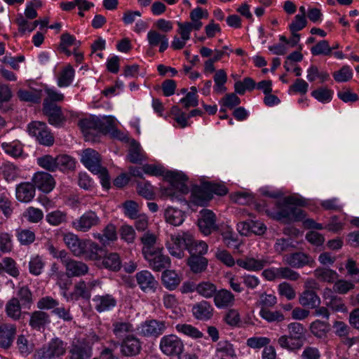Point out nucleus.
<instances>
[{
	"label": "nucleus",
	"mask_w": 359,
	"mask_h": 359,
	"mask_svg": "<svg viewBox=\"0 0 359 359\" xmlns=\"http://www.w3.org/2000/svg\"><path fill=\"white\" fill-rule=\"evenodd\" d=\"M166 247L169 253L178 259L184 257L187 250L190 256H203L208 252V244L202 241L195 240L188 232H182L172 235L170 240L167 241Z\"/></svg>",
	"instance_id": "f257e3e1"
},
{
	"label": "nucleus",
	"mask_w": 359,
	"mask_h": 359,
	"mask_svg": "<svg viewBox=\"0 0 359 359\" xmlns=\"http://www.w3.org/2000/svg\"><path fill=\"white\" fill-rule=\"evenodd\" d=\"M79 126L87 140H90L91 136L98 133L110 134L113 137L121 139V133L116 129L114 120L110 116L100 118L90 116L81 119L79 122Z\"/></svg>",
	"instance_id": "f03ea898"
},
{
	"label": "nucleus",
	"mask_w": 359,
	"mask_h": 359,
	"mask_svg": "<svg viewBox=\"0 0 359 359\" xmlns=\"http://www.w3.org/2000/svg\"><path fill=\"white\" fill-rule=\"evenodd\" d=\"M167 178L170 182L168 187L161 189L163 196L168 198L171 201H185L184 194L189 192V187L186 184L187 176L182 172H169Z\"/></svg>",
	"instance_id": "7ed1b4c3"
},
{
	"label": "nucleus",
	"mask_w": 359,
	"mask_h": 359,
	"mask_svg": "<svg viewBox=\"0 0 359 359\" xmlns=\"http://www.w3.org/2000/svg\"><path fill=\"white\" fill-rule=\"evenodd\" d=\"M288 332L282 335L278 339V345L290 351L300 349L305 340V328L299 323H291L287 325Z\"/></svg>",
	"instance_id": "20e7f679"
},
{
	"label": "nucleus",
	"mask_w": 359,
	"mask_h": 359,
	"mask_svg": "<svg viewBox=\"0 0 359 359\" xmlns=\"http://www.w3.org/2000/svg\"><path fill=\"white\" fill-rule=\"evenodd\" d=\"M67 345V343L59 338L52 339L36 351L35 357L36 359H55L65 354Z\"/></svg>",
	"instance_id": "39448f33"
},
{
	"label": "nucleus",
	"mask_w": 359,
	"mask_h": 359,
	"mask_svg": "<svg viewBox=\"0 0 359 359\" xmlns=\"http://www.w3.org/2000/svg\"><path fill=\"white\" fill-rule=\"evenodd\" d=\"M29 135L36 137L39 144L51 146L54 143V137L44 122L32 121L28 125Z\"/></svg>",
	"instance_id": "423d86ee"
},
{
	"label": "nucleus",
	"mask_w": 359,
	"mask_h": 359,
	"mask_svg": "<svg viewBox=\"0 0 359 359\" xmlns=\"http://www.w3.org/2000/svg\"><path fill=\"white\" fill-rule=\"evenodd\" d=\"M159 348L167 356H179L184 350V344L175 334L163 336L160 341Z\"/></svg>",
	"instance_id": "0eeeda50"
},
{
	"label": "nucleus",
	"mask_w": 359,
	"mask_h": 359,
	"mask_svg": "<svg viewBox=\"0 0 359 359\" xmlns=\"http://www.w3.org/2000/svg\"><path fill=\"white\" fill-rule=\"evenodd\" d=\"M101 218L93 210L86 211L79 218L72 222V227L78 231L88 232L101 224Z\"/></svg>",
	"instance_id": "6e6552de"
},
{
	"label": "nucleus",
	"mask_w": 359,
	"mask_h": 359,
	"mask_svg": "<svg viewBox=\"0 0 359 359\" xmlns=\"http://www.w3.org/2000/svg\"><path fill=\"white\" fill-rule=\"evenodd\" d=\"M272 217L284 223L301 221L304 219V212L299 208L284 205L271 215Z\"/></svg>",
	"instance_id": "1a4fd4ad"
},
{
	"label": "nucleus",
	"mask_w": 359,
	"mask_h": 359,
	"mask_svg": "<svg viewBox=\"0 0 359 359\" xmlns=\"http://www.w3.org/2000/svg\"><path fill=\"white\" fill-rule=\"evenodd\" d=\"M43 112L48 117L50 125L60 126L65 121L61 107L55 103L49 102L48 100H43Z\"/></svg>",
	"instance_id": "9d476101"
},
{
	"label": "nucleus",
	"mask_w": 359,
	"mask_h": 359,
	"mask_svg": "<svg viewBox=\"0 0 359 359\" xmlns=\"http://www.w3.org/2000/svg\"><path fill=\"white\" fill-rule=\"evenodd\" d=\"M283 262L292 268L301 269L305 266H311L314 259L304 252H296L284 255Z\"/></svg>",
	"instance_id": "9b49d317"
},
{
	"label": "nucleus",
	"mask_w": 359,
	"mask_h": 359,
	"mask_svg": "<svg viewBox=\"0 0 359 359\" xmlns=\"http://www.w3.org/2000/svg\"><path fill=\"white\" fill-rule=\"evenodd\" d=\"M201 217L198 220V225L204 235H209L212 231L217 229L216 215L210 210L203 209L200 212Z\"/></svg>",
	"instance_id": "f8f14e48"
},
{
	"label": "nucleus",
	"mask_w": 359,
	"mask_h": 359,
	"mask_svg": "<svg viewBox=\"0 0 359 359\" xmlns=\"http://www.w3.org/2000/svg\"><path fill=\"white\" fill-rule=\"evenodd\" d=\"M81 163L93 173L99 172L101 166V158L97 151L88 148L82 151Z\"/></svg>",
	"instance_id": "ddd939ff"
},
{
	"label": "nucleus",
	"mask_w": 359,
	"mask_h": 359,
	"mask_svg": "<svg viewBox=\"0 0 359 359\" xmlns=\"http://www.w3.org/2000/svg\"><path fill=\"white\" fill-rule=\"evenodd\" d=\"M149 262V266L155 271H161L170 265V259L164 255L159 250L144 256Z\"/></svg>",
	"instance_id": "4468645a"
},
{
	"label": "nucleus",
	"mask_w": 359,
	"mask_h": 359,
	"mask_svg": "<svg viewBox=\"0 0 359 359\" xmlns=\"http://www.w3.org/2000/svg\"><path fill=\"white\" fill-rule=\"evenodd\" d=\"M92 302L94 309L98 313L109 311L116 306V298L109 294L95 295Z\"/></svg>",
	"instance_id": "2eb2a0df"
},
{
	"label": "nucleus",
	"mask_w": 359,
	"mask_h": 359,
	"mask_svg": "<svg viewBox=\"0 0 359 359\" xmlns=\"http://www.w3.org/2000/svg\"><path fill=\"white\" fill-rule=\"evenodd\" d=\"M135 278L137 285L143 292L156 291L158 283L149 271L143 270L137 273Z\"/></svg>",
	"instance_id": "dca6fc26"
},
{
	"label": "nucleus",
	"mask_w": 359,
	"mask_h": 359,
	"mask_svg": "<svg viewBox=\"0 0 359 359\" xmlns=\"http://www.w3.org/2000/svg\"><path fill=\"white\" fill-rule=\"evenodd\" d=\"M17 333L16 325L11 323L0 325V348L8 349L11 347Z\"/></svg>",
	"instance_id": "f3484780"
},
{
	"label": "nucleus",
	"mask_w": 359,
	"mask_h": 359,
	"mask_svg": "<svg viewBox=\"0 0 359 359\" xmlns=\"http://www.w3.org/2000/svg\"><path fill=\"white\" fill-rule=\"evenodd\" d=\"M32 182L36 188L44 192H50L55 185L53 176L45 172H38L32 177Z\"/></svg>",
	"instance_id": "a211bd4d"
},
{
	"label": "nucleus",
	"mask_w": 359,
	"mask_h": 359,
	"mask_svg": "<svg viewBox=\"0 0 359 359\" xmlns=\"http://www.w3.org/2000/svg\"><path fill=\"white\" fill-rule=\"evenodd\" d=\"M165 321L150 320H147L141 325L140 332L145 337H158L165 330Z\"/></svg>",
	"instance_id": "6ab92c4d"
},
{
	"label": "nucleus",
	"mask_w": 359,
	"mask_h": 359,
	"mask_svg": "<svg viewBox=\"0 0 359 359\" xmlns=\"http://www.w3.org/2000/svg\"><path fill=\"white\" fill-rule=\"evenodd\" d=\"M210 192L205 183L201 187H194L191 192L190 203L198 206H205L211 200Z\"/></svg>",
	"instance_id": "aec40b11"
},
{
	"label": "nucleus",
	"mask_w": 359,
	"mask_h": 359,
	"mask_svg": "<svg viewBox=\"0 0 359 359\" xmlns=\"http://www.w3.org/2000/svg\"><path fill=\"white\" fill-rule=\"evenodd\" d=\"M142 346L140 340L133 334L126 337L121 344V351L126 356L137 355Z\"/></svg>",
	"instance_id": "412c9836"
},
{
	"label": "nucleus",
	"mask_w": 359,
	"mask_h": 359,
	"mask_svg": "<svg viewBox=\"0 0 359 359\" xmlns=\"http://www.w3.org/2000/svg\"><path fill=\"white\" fill-rule=\"evenodd\" d=\"M193 316L199 320H208L212 316L214 309L211 304L205 300L195 304L191 309Z\"/></svg>",
	"instance_id": "4be33fe9"
},
{
	"label": "nucleus",
	"mask_w": 359,
	"mask_h": 359,
	"mask_svg": "<svg viewBox=\"0 0 359 359\" xmlns=\"http://www.w3.org/2000/svg\"><path fill=\"white\" fill-rule=\"evenodd\" d=\"M71 359H90L92 356V347L83 341L72 344L69 350Z\"/></svg>",
	"instance_id": "5701e85b"
},
{
	"label": "nucleus",
	"mask_w": 359,
	"mask_h": 359,
	"mask_svg": "<svg viewBox=\"0 0 359 359\" xmlns=\"http://www.w3.org/2000/svg\"><path fill=\"white\" fill-rule=\"evenodd\" d=\"M101 251L102 248L97 243L88 239H84L79 257H83L90 260H97L100 257V252Z\"/></svg>",
	"instance_id": "b1692460"
},
{
	"label": "nucleus",
	"mask_w": 359,
	"mask_h": 359,
	"mask_svg": "<svg viewBox=\"0 0 359 359\" xmlns=\"http://www.w3.org/2000/svg\"><path fill=\"white\" fill-rule=\"evenodd\" d=\"M235 297L233 294L226 289L217 290L214 296L215 305L218 309L231 307L234 304Z\"/></svg>",
	"instance_id": "393cba45"
},
{
	"label": "nucleus",
	"mask_w": 359,
	"mask_h": 359,
	"mask_svg": "<svg viewBox=\"0 0 359 359\" xmlns=\"http://www.w3.org/2000/svg\"><path fill=\"white\" fill-rule=\"evenodd\" d=\"M68 277H79L88 272V266L83 262L71 259L65 266Z\"/></svg>",
	"instance_id": "a878e982"
},
{
	"label": "nucleus",
	"mask_w": 359,
	"mask_h": 359,
	"mask_svg": "<svg viewBox=\"0 0 359 359\" xmlns=\"http://www.w3.org/2000/svg\"><path fill=\"white\" fill-rule=\"evenodd\" d=\"M134 330L133 325L129 321L119 319L112 323V332L117 339H123Z\"/></svg>",
	"instance_id": "bb28decb"
},
{
	"label": "nucleus",
	"mask_w": 359,
	"mask_h": 359,
	"mask_svg": "<svg viewBox=\"0 0 359 359\" xmlns=\"http://www.w3.org/2000/svg\"><path fill=\"white\" fill-rule=\"evenodd\" d=\"M35 189L34 183H21L16 187V198L20 202L28 203L34 197Z\"/></svg>",
	"instance_id": "cd10ccee"
},
{
	"label": "nucleus",
	"mask_w": 359,
	"mask_h": 359,
	"mask_svg": "<svg viewBox=\"0 0 359 359\" xmlns=\"http://www.w3.org/2000/svg\"><path fill=\"white\" fill-rule=\"evenodd\" d=\"M62 240L72 253L79 257L84 239H80L77 235L68 232L63 234Z\"/></svg>",
	"instance_id": "c85d7f7f"
},
{
	"label": "nucleus",
	"mask_w": 359,
	"mask_h": 359,
	"mask_svg": "<svg viewBox=\"0 0 359 359\" xmlns=\"http://www.w3.org/2000/svg\"><path fill=\"white\" fill-rule=\"evenodd\" d=\"M50 322L49 315L43 311H35L30 315L29 324L34 330H40Z\"/></svg>",
	"instance_id": "c756f323"
},
{
	"label": "nucleus",
	"mask_w": 359,
	"mask_h": 359,
	"mask_svg": "<svg viewBox=\"0 0 359 359\" xmlns=\"http://www.w3.org/2000/svg\"><path fill=\"white\" fill-rule=\"evenodd\" d=\"M93 236L103 245H109L117 239L116 228L113 224H108L102 230V233H95Z\"/></svg>",
	"instance_id": "7c9ffc66"
},
{
	"label": "nucleus",
	"mask_w": 359,
	"mask_h": 359,
	"mask_svg": "<svg viewBox=\"0 0 359 359\" xmlns=\"http://www.w3.org/2000/svg\"><path fill=\"white\" fill-rule=\"evenodd\" d=\"M299 302L304 307L314 309L320 305V299L314 291L306 290L300 294Z\"/></svg>",
	"instance_id": "2f4dec72"
},
{
	"label": "nucleus",
	"mask_w": 359,
	"mask_h": 359,
	"mask_svg": "<svg viewBox=\"0 0 359 359\" xmlns=\"http://www.w3.org/2000/svg\"><path fill=\"white\" fill-rule=\"evenodd\" d=\"M265 259H257L254 257H245L238 259L237 264L239 266L250 271H257L262 270L266 264Z\"/></svg>",
	"instance_id": "473e14b6"
},
{
	"label": "nucleus",
	"mask_w": 359,
	"mask_h": 359,
	"mask_svg": "<svg viewBox=\"0 0 359 359\" xmlns=\"http://www.w3.org/2000/svg\"><path fill=\"white\" fill-rule=\"evenodd\" d=\"M309 330L315 337L323 339L327 337L330 330V325L327 321L316 320L310 324Z\"/></svg>",
	"instance_id": "72a5a7b5"
},
{
	"label": "nucleus",
	"mask_w": 359,
	"mask_h": 359,
	"mask_svg": "<svg viewBox=\"0 0 359 359\" xmlns=\"http://www.w3.org/2000/svg\"><path fill=\"white\" fill-rule=\"evenodd\" d=\"M181 278L178 274L172 270H165L162 273V283L170 290H175L180 283Z\"/></svg>",
	"instance_id": "f704fd0d"
},
{
	"label": "nucleus",
	"mask_w": 359,
	"mask_h": 359,
	"mask_svg": "<svg viewBox=\"0 0 359 359\" xmlns=\"http://www.w3.org/2000/svg\"><path fill=\"white\" fill-rule=\"evenodd\" d=\"M74 77V69L71 65L64 67L59 73L57 84L60 88L67 87L71 85Z\"/></svg>",
	"instance_id": "c9c22d12"
},
{
	"label": "nucleus",
	"mask_w": 359,
	"mask_h": 359,
	"mask_svg": "<svg viewBox=\"0 0 359 359\" xmlns=\"http://www.w3.org/2000/svg\"><path fill=\"white\" fill-rule=\"evenodd\" d=\"M102 264L106 269L113 271H119L122 266L121 257L116 252L107 254L102 259Z\"/></svg>",
	"instance_id": "e433bc0d"
},
{
	"label": "nucleus",
	"mask_w": 359,
	"mask_h": 359,
	"mask_svg": "<svg viewBox=\"0 0 359 359\" xmlns=\"http://www.w3.org/2000/svg\"><path fill=\"white\" fill-rule=\"evenodd\" d=\"M164 215L165 221L173 226H180L184 220L183 212L172 207L165 209Z\"/></svg>",
	"instance_id": "4c0bfd02"
},
{
	"label": "nucleus",
	"mask_w": 359,
	"mask_h": 359,
	"mask_svg": "<svg viewBox=\"0 0 359 359\" xmlns=\"http://www.w3.org/2000/svg\"><path fill=\"white\" fill-rule=\"evenodd\" d=\"M21 305L19 299L15 297L11 298L6 304L5 311L8 317L14 320H18L21 317Z\"/></svg>",
	"instance_id": "58836bf2"
},
{
	"label": "nucleus",
	"mask_w": 359,
	"mask_h": 359,
	"mask_svg": "<svg viewBox=\"0 0 359 359\" xmlns=\"http://www.w3.org/2000/svg\"><path fill=\"white\" fill-rule=\"evenodd\" d=\"M187 264L192 272L195 273H201L205 271L208 266V259L203 256H190L187 259Z\"/></svg>",
	"instance_id": "ea45409f"
},
{
	"label": "nucleus",
	"mask_w": 359,
	"mask_h": 359,
	"mask_svg": "<svg viewBox=\"0 0 359 359\" xmlns=\"http://www.w3.org/2000/svg\"><path fill=\"white\" fill-rule=\"evenodd\" d=\"M217 286L210 281H203L196 285V292L205 299L214 297Z\"/></svg>",
	"instance_id": "a19ab883"
},
{
	"label": "nucleus",
	"mask_w": 359,
	"mask_h": 359,
	"mask_svg": "<svg viewBox=\"0 0 359 359\" xmlns=\"http://www.w3.org/2000/svg\"><path fill=\"white\" fill-rule=\"evenodd\" d=\"M46 220L50 225L57 226L67 222V213L65 211L55 210L46 215Z\"/></svg>",
	"instance_id": "79ce46f5"
},
{
	"label": "nucleus",
	"mask_w": 359,
	"mask_h": 359,
	"mask_svg": "<svg viewBox=\"0 0 359 359\" xmlns=\"http://www.w3.org/2000/svg\"><path fill=\"white\" fill-rule=\"evenodd\" d=\"M141 241L143 244L142 251L144 256L158 250L154 246L156 242V236L154 233H145L141 238Z\"/></svg>",
	"instance_id": "37998d69"
},
{
	"label": "nucleus",
	"mask_w": 359,
	"mask_h": 359,
	"mask_svg": "<svg viewBox=\"0 0 359 359\" xmlns=\"http://www.w3.org/2000/svg\"><path fill=\"white\" fill-rule=\"evenodd\" d=\"M315 276L320 281L332 283L338 278L337 273L330 269L318 268L314 271Z\"/></svg>",
	"instance_id": "c03bdc74"
},
{
	"label": "nucleus",
	"mask_w": 359,
	"mask_h": 359,
	"mask_svg": "<svg viewBox=\"0 0 359 359\" xmlns=\"http://www.w3.org/2000/svg\"><path fill=\"white\" fill-rule=\"evenodd\" d=\"M4 272L9 276L17 278L20 275V271L17 262L12 257H4L1 262Z\"/></svg>",
	"instance_id": "a18cd8bd"
},
{
	"label": "nucleus",
	"mask_w": 359,
	"mask_h": 359,
	"mask_svg": "<svg viewBox=\"0 0 359 359\" xmlns=\"http://www.w3.org/2000/svg\"><path fill=\"white\" fill-rule=\"evenodd\" d=\"M1 148L6 154L14 158L19 157L22 154V145L18 140L3 142Z\"/></svg>",
	"instance_id": "49530a36"
},
{
	"label": "nucleus",
	"mask_w": 359,
	"mask_h": 359,
	"mask_svg": "<svg viewBox=\"0 0 359 359\" xmlns=\"http://www.w3.org/2000/svg\"><path fill=\"white\" fill-rule=\"evenodd\" d=\"M256 83L250 77H245L243 81H238L234 83L236 93L244 95L246 90L251 91L255 88Z\"/></svg>",
	"instance_id": "de8ad7c7"
},
{
	"label": "nucleus",
	"mask_w": 359,
	"mask_h": 359,
	"mask_svg": "<svg viewBox=\"0 0 359 359\" xmlns=\"http://www.w3.org/2000/svg\"><path fill=\"white\" fill-rule=\"evenodd\" d=\"M144 158L143 152L138 142L133 141L128 151V159L133 163H137Z\"/></svg>",
	"instance_id": "09e8293b"
},
{
	"label": "nucleus",
	"mask_w": 359,
	"mask_h": 359,
	"mask_svg": "<svg viewBox=\"0 0 359 359\" xmlns=\"http://www.w3.org/2000/svg\"><path fill=\"white\" fill-rule=\"evenodd\" d=\"M178 34L180 35V38L175 36L173 38V41L171 43V48L173 50L182 49L188 40L190 39V36L188 34V32L186 29H183L181 27H178Z\"/></svg>",
	"instance_id": "8fccbe9b"
},
{
	"label": "nucleus",
	"mask_w": 359,
	"mask_h": 359,
	"mask_svg": "<svg viewBox=\"0 0 359 359\" xmlns=\"http://www.w3.org/2000/svg\"><path fill=\"white\" fill-rule=\"evenodd\" d=\"M176 330L178 332L194 339H200L203 335L196 327L189 324H177Z\"/></svg>",
	"instance_id": "3c124183"
},
{
	"label": "nucleus",
	"mask_w": 359,
	"mask_h": 359,
	"mask_svg": "<svg viewBox=\"0 0 359 359\" xmlns=\"http://www.w3.org/2000/svg\"><path fill=\"white\" fill-rule=\"evenodd\" d=\"M90 291L88 289L85 281H79L74 285V292L71 294V299L77 300L80 297L89 299Z\"/></svg>",
	"instance_id": "603ef678"
},
{
	"label": "nucleus",
	"mask_w": 359,
	"mask_h": 359,
	"mask_svg": "<svg viewBox=\"0 0 359 359\" xmlns=\"http://www.w3.org/2000/svg\"><path fill=\"white\" fill-rule=\"evenodd\" d=\"M38 165L42 168L50 171L54 172L57 170L56 157L47 154L37 158Z\"/></svg>",
	"instance_id": "864d4df0"
},
{
	"label": "nucleus",
	"mask_w": 359,
	"mask_h": 359,
	"mask_svg": "<svg viewBox=\"0 0 359 359\" xmlns=\"http://www.w3.org/2000/svg\"><path fill=\"white\" fill-rule=\"evenodd\" d=\"M222 236L224 243L228 248L238 249L241 243L232 229L227 228L226 231L222 232Z\"/></svg>",
	"instance_id": "5fc2aeb1"
},
{
	"label": "nucleus",
	"mask_w": 359,
	"mask_h": 359,
	"mask_svg": "<svg viewBox=\"0 0 359 359\" xmlns=\"http://www.w3.org/2000/svg\"><path fill=\"white\" fill-rule=\"evenodd\" d=\"M23 217L31 223H38L43 218V211L34 207H29L23 213Z\"/></svg>",
	"instance_id": "6e6d98bb"
},
{
	"label": "nucleus",
	"mask_w": 359,
	"mask_h": 359,
	"mask_svg": "<svg viewBox=\"0 0 359 359\" xmlns=\"http://www.w3.org/2000/svg\"><path fill=\"white\" fill-rule=\"evenodd\" d=\"M1 169L4 177L8 182L14 180L19 175L18 168L13 163H5Z\"/></svg>",
	"instance_id": "4d7b16f0"
},
{
	"label": "nucleus",
	"mask_w": 359,
	"mask_h": 359,
	"mask_svg": "<svg viewBox=\"0 0 359 359\" xmlns=\"http://www.w3.org/2000/svg\"><path fill=\"white\" fill-rule=\"evenodd\" d=\"M17 296L22 306L29 308L33 302L32 294L27 286L20 287L17 292Z\"/></svg>",
	"instance_id": "13d9d810"
},
{
	"label": "nucleus",
	"mask_w": 359,
	"mask_h": 359,
	"mask_svg": "<svg viewBox=\"0 0 359 359\" xmlns=\"http://www.w3.org/2000/svg\"><path fill=\"white\" fill-rule=\"evenodd\" d=\"M57 170H71L74 168V160L69 156L66 154L58 155L56 156Z\"/></svg>",
	"instance_id": "bf43d9fd"
},
{
	"label": "nucleus",
	"mask_w": 359,
	"mask_h": 359,
	"mask_svg": "<svg viewBox=\"0 0 359 359\" xmlns=\"http://www.w3.org/2000/svg\"><path fill=\"white\" fill-rule=\"evenodd\" d=\"M333 92L326 88H320L311 93V95L318 101L323 103L329 102L332 99Z\"/></svg>",
	"instance_id": "052dcab7"
},
{
	"label": "nucleus",
	"mask_w": 359,
	"mask_h": 359,
	"mask_svg": "<svg viewBox=\"0 0 359 359\" xmlns=\"http://www.w3.org/2000/svg\"><path fill=\"white\" fill-rule=\"evenodd\" d=\"M13 250L12 236L8 233H0V257Z\"/></svg>",
	"instance_id": "680f3d73"
},
{
	"label": "nucleus",
	"mask_w": 359,
	"mask_h": 359,
	"mask_svg": "<svg viewBox=\"0 0 359 359\" xmlns=\"http://www.w3.org/2000/svg\"><path fill=\"white\" fill-rule=\"evenodd\" d=\"M16 22L18 25L19 32L22 33H25L26 32H31L34 30L39 25L38 20L29 22L22 15L18 17Z\"/></svg>",
	"instance_id": "e2e57ef3"
},
{
	"label": "nucleus",
	"mask_w": 359,
	"mask_h": 359,
	"mask_svg": "<svg viewBox=\"0 0 359 359\" xmlns=\"http://www.w3.org/2000/svg\"><path fill=\"white\" fill-rule=\"evenodd\" d=\"M35 233L30 229H19L17 233V238L21 245H27L35 241Z\"/></svg>",
	"instance_id": "0e129e2a"
},
{
	"label": "nucleus",
	"mask_w": 359,
	"mask_h": 359,
	"mask_svg": "<svg viewBox=\"0 0 359 359\" xmlns=\"http://www.w3.org/2000/svg\"><path fill=\"white\" fill-rule=\"evenodd\" d=\"M332 48L330 46L329 43L326 40L319 41L316 46L311 49L313 55H329L331 54Z\"/></svg>",
	"instance_id": "69168bd1"
},
{
	"label": "nucleus",
	"mask_w": 359,
	"mask_h": 359,
	"mask_svg": "<svg viewBox=\"0 0 359 359\" xmlns=\"http://www.w3.org/2000/svg\"><path fill=\"white\" fill-rule=\"evenodd\" d=\"M271 340L266 337H252L247 339L246 344L248 347L259 349L268 346Z\"/></svg>",
	"instance_id": "338daca9"
},
{
	"label": "nucleus",
	"mask_w": 359,
	"mask_h": 359,
	"mask_svg": "<svg viewBox=\"0 0 359 359\" xmlns=\"http://www.w3.org/2000/svg\"><path fill=\"white\" fill-rule=\"evenodd\" d=\"M43 267L44 262L40 256L36 255L31 258L29 262V271L30 273L34 276H39L41 273Z\"/></svg>",
	"instance_id": "774afa93"
}]
</instances>
